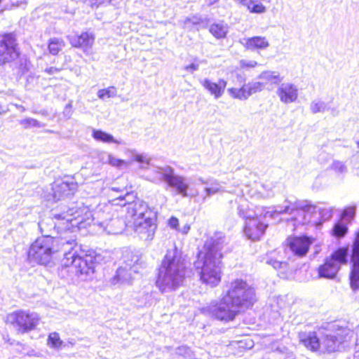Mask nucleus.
<instances>
[{"label": "nucleus", "instance_id": "31", "mask_svg": "<svg viewBox=\"0 0 359 359\" xmlns=\"http://www.w3.org/2000/svg\"><path fill=\"white\" fill-rule=\"evenodd\" d=\"M269 42L264 37L254 36L247 40L246 47L248 49L254 50L256 48L264 49L269 46Z\"/></svg>", "mask_w": 359, "mask_h": 359}, {"label": "nucleus", "instance_id": "42", "mask_svg": "<svg viewBox=\"0 0 359 359\" xmlns=\"http://www.w3.org/2000/svg\"><path fill=\"white\" fill-rule=\"evenodd\" d=\"M176 353L182 356L184 359H194L195 355L194 352L187 346H181L177 348Z\"/></svg>", "mask_w": 359, "mask_h": 359}, {"label": "nucleus", "instance_id": "56", "mask_svg": "<svg viewBox=\"0 0 359 359\" xmlns=\"http://www.w3.org/2000/svg\"><path fill=\"white\" fill-rule=\"evenodd\" d=\"M190 230V226L189 224H185L182 228V229L180 230V231L183 233V234H187L189 231Z\"/></svg>", "mask_w": 359, "mask_h": 359}, {"label": "nucleus", "instance_id": "14", "mask_svg": "<svg viewBox=\"0 0 359 359\" xmlns=\"http://www.w3.org/2000/svg\"><path fill=\"white\" fill-rule=\"evenodd\" d=\"M351 263L350 285L353 290H359V231L352 245Z\"/></svg>", "mask_w": 359, "mask_h": 359}, {"label": "nucleus", "instance_id": "24", "mask_svg": "<svg viewBox=\"0 0 359 359\" xmlns=\"http://www.w3.org/2000/svg\"><path fill=\"white\" fill-rule=\"evenodd\" d=\"M134 273H135L128 268L121 265L111 278V283L114 285L129 283Z\"/></svg>", "mask_w": 359, "mask_h": 359}, {"label": "nucleus", "instance_id": "46", "mask_svg": "<svg viewBox=\"0 0 359 359\" xmlns=\"http://www.w3.org/2000/svg\"><path fill=\"white\" fill-rule=\"evenodd\" d=\"M201 20L198 17L186 18L183 21V28L191 29L194 25L200 24Z\"/></svg>", "mask_w": 359, "mask_h": 359}, {"label": "nucleus", "instance_id": "12", "mask_svg": "<svg viewBox=\"0 0 359 359\" xmlns=\"http://www.w3.org/2000/svg\"><path fill=\"white\" fill-rule=\"evenodd\" d=\"M18 55L19 50L15 36L6 34L0 36V65L13 61Z\"/></svg>", "mask_w": 359, "mask_h": 359}, {"label": "nucleus", "instance_id": "13", "mask_svg": "<svg viewBox=\"0 0 359 359\" xmlns=\"http://www.w3.org/2000/svg\"><path fill=\"white\" fill-rule=\"evenodd\" d=\"M264 218L262 212H259L257 216L245 222L243 231L248 239L258 241L264 235L268 226V224L264 221Z\"/></svg>", "mask_w": 359, "mask_h": 359}, {"label": "nucleus", "instance_id": "38", "mask_svg": "<svg viewBox=\"0 0 359 359\" xmlns=\"http://www.w3.org/2000/svg\"><path fill=\"white\" fill-rule=\"evenodd\" d=\"M299 340L307 348L313 351H314V337L311 333L301 332L299 334Z\"/></svg>", "mask_w": 359, "mask_h": 359}, {"label": "nucleus", "instance_id": "32", "mask_svg": "<svg viewBox=\"0 0 359 359\" xmlns=\"http://www.w3.org/2000/svg\"><path fill=\"white\" fill-rule=\"evenodd\" d=\"M339 269V266H337L335 267L328 266L326 261L324 265H322L318 268L319 277L330 279L334 278Z\"/></svg>", "mask_w": 359, "mask_h": 359}, {"label": "nucleus", "instance_id": "33", "mask_svg": "<svg viewBox=\"0 0 359 359\" xmlns=\"http://www.w3.org/2000/svg\"><path fill=\"white\" fill-rule=\"evenodd\" d=\"M65 46V41L61 38L53 37L48 41V50L50 54L56 55Z\"/></svg>", "mask_w": 359, "mask_h": 359}, {"label": "nucleus", "instance_id": "4", "mask_svg": "<svg viewBox=\"0 0 359 359\" xmlns=\"http://www.w3.org/2000/svg\"><path fill=\"white\" fill-rule=\"evenodd\" d=\"M186 265L182 252L177 248L168 250L162 262L156 286L161 292L177 290L184 282Z\"/></svg>", "mask_w": 359, "mask_h": 359}, {"label": "nucleus", "instance_id": "49", "mask_svg": "<svg viewBox=\"0 0 359 359\" xmlns=\"http://www.w3.org/2000/svg\"><path fill=\"white\" fill-rule=\"evenodd\" d=\"M258 63L255 60H241L240 61V66L241 68H254Z\"/></svg>", "mask_w": 359, "mask_h": 359}, {"label": "nucleus", "instance_id": "41", "mask_svg": "<svg viewBox=\"0 0 359 359\" xmlns=\"http://www.w3.org/2000/svg\"><path fill=\"white\" fill-rule=\"evenodd\" d=\"M20 124L26 129L29 128H42L44 126L43 123L32 118H26L20 120Z\"/></svg>", "mask_w": 359, "mask_h": 359}, {"label": "nucleus", "instance_id": "5", "mask_svg": "<svg viewBox=\"0 0 359 359\" xmlns=\"http://www.w3.org/2000/svg\"><path fill=\"white\" fill-rule=\"evenodd\" d=\"M72 245H75L74 239L43 236L38 238L31 245L28 251V259L30 262L46 265L50 262L56 252L60 250L65 252L69 246L72 248Z\"/></svg>", "mask_w": 359, "mask_h": 359}, {"label": "nucleus", "instance_id": "2", "mask_svg": "<svg viewBox=\"0 0 359 359\" xmlns=\"http://www.w3.org/2000/svg\"><path fill=\"white\" fill-rule=\"evenodd\" d=\"M225 237L217 232L208 238L203 248L198 254L194 267L200 275L201 282L210 287L217 286L221 281L222 276V250Z\"/></svg>", "mask_w": 359, "mask_h": 359}, {"label": "nucleus", "instance_id": "58", "mask_svg": "<svg viewBox=\"0 0 359 359\" xmlns=\"http://www.w3.org/2000/svg\"><path fill=\"white\" fill-rule=\"evenodd\" d=\"M97 4H102L104 3H109L111 1V0H95Z\"/></svg>", "mask_w": 359, "mask_h": 359}, {"label": "nucleus", "instance_id": "28", "mask_svg": "<svg viewBox=\"0 0 359 359\" xmlns=\"http://www.w3.org/2000/svg\"><path fill=\"white\" fill-rule=\"evenodd\" d=\"M92 137L98 142H101L103 143H115L116 144H123V141L121 140L115 139L113 135L109 133H107L101 130L93 129L92 133Z\"/></svg>", "mask_w": 359, "mask_h": 359}, {"label": "nucleus", "instance_id": "55", "mask_svg": "<svg viewBox=\"0 0 359 359\" xmlns=\"http://www.w3.org/2000/svg\"><path fill=\"white\" fill-rule=\"evenodd\" d=\"M24 354L27 355L29 356L37 355V353L34 349H29L27 351L25 352Z\"/></svg>", "mask_w": 359, "mask_h": 359}, {"label": "nucleus", "instance_id": "61", "mask_svg": "<svg viewBox=\"0 0 359 359\" xmlns=\"http://www.w3.org/2000/svg\"><path fill=\"white\" fill-rule=\"evenodd\" d=\"M144 297H145V299H147V298L149 297V295L148 294H147L144 295Z\"/></svg>", "mask_w": 359, "mask_h": 359}, {"label": "nucleus", "instance_id": "23", "mask_svg": "<svg viewBox=\"0 0 359 359\" xmlns=\"http://www.w3.org/2000/svg\"><path fill=\"white\" fill-rule=\"evenodd\" d=\"M198 181L205 185L202 195L203 201H205L208 197H210L217 193L222 191V187L220 182L215 179H208L205 180L202 177H199Z\"/></svg>", "mask_w": 359, "mask_h": 359}, {"label": "nucleus", "instance_id": "35", "mask_svg": "<svg viewBox=\"0 0 359 359\" xmlns=\"http://www.w3.org/2000/svg\"><path fill=\"white\" fill-rule=\"evenodd\" d=\"M330 169L339 177H343L348 172L345 163L339 160H334L330 165Z\"/></svg>", "mask_w": 359, "mask_h": 359}, {"label": "nucleus", "instance_id": "47", "mask_svg": "<svg viewBox=\"0 0 359 359\" xmlns=\"http://www.w3.org/2000/svg\"><path fill=\"white\" fill-rule=\"evenodd\" d=\"M276 353L280 354L281 355L280 359H293L294 358L292 352L289 351L288 349L285 346L282 348H278L276 349Z\"/></svg>", "mask_w": 359, "mask_h": 359}, {"label": "nucleus", "instance_id": "44", "mask_svg": "<svg viewBox=\"0 0 359 359\" xmlns=\"http://www.w3.org/2000/svg\"><path fill=\"white\" fill-rule=\"evenodd\" d=\"M104 163H107L112 166L121 168L123 165L128 166V163L123 160L118 159L113 156L111 154H107V158L104 160Z\"/></svg>", "mask_w": 359, "mask_h": 359}, {"label": "nucleus", "instance_id": "6", "mask_svg": "<svg viewBox=\"0 0 359 359\" xmlns=\"http://www.w3.org/2000/svg\"><path fill=\"white\" fill-rule=\"evenodd\" d=\"M75 245H72V248L68 247V250L65 252L62 259V265L69 268V271L74 273L81 280H85L88 276L94 273L95 267L97 263V258L92 255H85L81 256L77 254L74 250Z\"/></svg>", "mask_w": 359, "mask_h": 359}, {"label": "nucleus", "instance_id": "52", "mask_svg": "<svg viewBox=\"0 0 359 359\" xmlns=\"http://www.w3.org/2000/svg\"><path fill=\"white\" fill-rule=\"evenodd\" d=\"M168 224L172 229H177L179 225L178 219L175 217H172L168 221Z\"/></svg>", "mask_w": 359, "mask_h": 359}, {"label": "nucleus", "instance_id": "8", "mask_svg": "<svg viewBox=\"0 0 359 359\" xmlns=\"http://www.w3.org/2000/svg\"><path fill=\"white\" fill-rule=\"evenodd\" d=\"M226 296L229 297L239 309L249 308L257 301L255 288L241 278L231 282Z\"/></svg>", "mask_w": 359, "mask_h": 359}, {"label": "nucleus", "instance_id": "16", "mask_svg": "<svg viewBox=\"0 0 359 359\" xmlns=\"http://www.w3.org/2000/svg\"><path fill=\"white\" fill-rule=\"evenodd\" d=\"M287 248L295 255L299 257L304 256L311 244V241L306 236L290 237L287 239Z\"/></svg>", "mask_w": 359, "mask_h": 359}, {"label": "nucleus", "instance_id": "25", "mask_svg": "<svg viewBox=\"0 0 359 359\" xmlns=\"http://www.w3.org/2000/svg\"><path fill=\"white\" fill-rule=\"evenodd\" d=\"M299 207L300 206H298L297 204H294V203H292L290 201H285V204L283 206H275L272 208L271 210L266 211L264 214V217H270L273 218L276 215L283 213L292 215L294 212V209Z\"/></svg>", "mask_w": 359, "mask_h": 359}, {"label": "nucleus", "instance_id": "18", "mask_svg": "<svg viewBox=\"0 0 359 359\" xmlns=\"http://www.w3.org/2000/svg\"><path fill=\"white\" fill-rule=\"evenodd\" d=\"M200 83L215 99H219L223 95L227 85V82L223 79H219L217 83L203 79L200 80Z\"/></svg>", "mask_w": 359, "mask_h": 359}, {"label": "nucleus", "instance_id": "26", "mask_svg": "<svg viewBox=\"0 0 359 359\" xmlns=\"http://www.w3.org/2000/svg\"><path fill=\"white\" fill-rule=\"evenodd\" d=\"M209 32L217 39H224L229 32V25L224 21L215 22L210 25Z\"/></svg>", "mask_w": 359, "mask_h": 359}, {"label": "nucleus", "instance_id": "9", "mask_svg": "<svg viewBox=\"0 0 359 359\" xmlns=\"http://www.w3.org/2000/svg\"><path fill=\"white\" fill-rule=\"evenodd\" d=\"M155 172L158 175V179L163 181L173 188L177 194L183 197L196 196L197 191L191 189L189 191L190 180L183 175L175 174L174 169L170 166L156 168Z\"/></svg>", "mask_w": 359, "mask_h": 359}, {"label": "nucleus", "instance_id": "15", "mask_svg": "<svg viewBox=\"0 0 359 359\" xmlns=\"http://www.w3.org/2000/svg\"><path fill=\"white\" fill-rule=\"evenodd\" d=\"M77 183L72 180H57L52 186V198L59 201L74 194L77 189Z\"/></svg>", "mask_w": 359, "mask_h": 359}, {"label": "nucleus", "instance_id": "39", "mask_svg": "<svg viewBox=\"0 0 359 359\" xmlns=\"http://www.w3.org/2000/svg\"><path fill=\"white\" fill-rule=\"evenodd\" d=\"M355 215V207L351 206L346 208L342 213L339 220H343L348 224L351 222Z\"/></svg>", "mask_w": 359, "mask_h": 359}, {"label": "nucleus", "instance_id": "50", "mask_svg": "<svg viewBox=\"0 0 359 359\" xmlns=\"http://www.w3.org/2000/svg\"><path fill=\"white\" fill-rule=\"evenodd\" d=\"M356 344H355V351L354 353V359H359V325L356 329Z\"/></svg>", "mask_w": 359, "mask_h": 359}, {"label": "nucleus", "instance_id": "48", "mask_svg": "<svg viewBox=\"0 0 359 359\" xmlns=\"http://www.w3.org/2000/svg\"><path fill=\"white\" fill-rule=\"evenodd\" d=\"M266 262L276 269L285 268L287 266L286 262H282L273 259H270Z\"/></svg>", "mask_w": 359, "mask_h": 359}, {"label": "nucleus", "instance_id": "11", "mask_svg": "<svg viewBox=\"0 0 359 359\" xmlns=\"http://www.w3.org/2000/svg\"><path fill=\"white\" fill-rule=\"evenodd\" d=\"M201 311L203 313L219 320L229 322L235 318L240 309L233 304L229 297L224 295L219 303L212 302L209 306L203 308Z\"/></svg>", "mask_w": 359, "mask_h": 359}, {"label": "nucleus", "instance_id": "62", "mask_svg": "<svg viewBox=\"0 0 359 359\" xmlns=\"http://www.w3.org/2000/svg\"><path fill=\"white\" fill-rule=\"evenodd\" d=\"M39 225L40 228H41L42 223H39Z\"/></svg>", "mask_w": 359, "mask_h": 359}, {"label": "nucleus", "instance_id": "53", "mask_svg": "<svg viewBox=\"0 0 359 359\" xmlns=\"http://www.w3.org/2000/svg\"><path fill=\"white\" fill-rule=\"evenodd\" d=\"M327 108V105L323 102H319L316 104V111H324Z\"/></svg>", "mask_w": 359, "mask_h": 359}, {"label": "nucleus", "instance_id": "1", "mask_svg": "<svg viewBox=\"0 0 359 359\" xmlns=\"http://www.w3.org/2000/svg\"><path fill=\"white\" fill-rule=\"evenodd\" d=\"M111 208V205H107L103 212L97 210L92 214L87 207H72L66 212L55 214L54 217L65 219L71 222L72 226H78L79 228H85L93 223L102 227L108 234H118L122 233L126 226H129L130 218L123 220L118 217H111L109 216Z\"/></svg>", "mask_w": 359, "mask_h": 359}, {"label": "nucleus", "instance_id": "43", "mask_svg": "<svg viewBox=\"0 0 359 359\" xmlns=\"http://www.w3.org/2000/svg\"><path fill=\"white\" fill-rule=\"evenodd\" d=\"M116 89L114 86H110L105 89H101L97 92V96L100 99L114 97L116 95Z\"/></svg>", "mask_w": 359, "mask_h": 359}, {"label": "nucleus", "instance_id": "10", "mask_svg": "<svg viewBox=\"0 0 359 359\" xmlns=\"http://www.w3.org/2000/svg\"><path fill=\"white\" fill-rule=\"evenodd\" d=\"M39 315L30 310H18L6 316V322L20 333H26L36 328L40 322Z\"/></svg>", "mask_w": 359, "mask_h": 359}, {"label": "nucleus", "instance_id": "30", "mask_svg": "<svg viewBox=\"0 0 359 359\" xmlns=\"http://www.w3.org/2000/svg\"><path fill=\"white\" fill-rule=\"evenodd\" d=\"M348 224L343 220H338L331 229V235L336 238H344L348 233Z\"/></svg>", "mask_w": 359, "mask_h": 359}, {"label": "nucleus", "instance_id": "3", "mask_svg": "<svg viewBox=\"0 0 359 359\" xmlns=\"http://www.w3.org/2000/svg\"><path fill=\"white\" fill-rule=\"evenodd\" d=\"M135 198L133 192H127L123 196L120 195L116 200L124 201L118 204L126 207V218H130L129 226L133 229L137 236L141 240L151 241L156 229V212L142 200L133 201Z\"/></svg>", "mask_w": 359, "mask_h": 359}, {"label": "nucleus", "instance_id": "54", "mask_svg": "<svg viewBox=\"0 0 359 359\" xmlns=\"http://www.w3.org/2000/svg\"><path fill=\"white\" fill-rule=\"evenodd\" d=\"M237 82L240 84H245L246 81L245 76L240 73H236V74Z\"/></svg>", "mask_w": 359, "mask_h": 359}, {"label": "nucleus", "instance_id": "57", "mask_svg": "<svg viewBox=\"0 0 359 359\" xmlns=\"http://www.w3.org/2000/svg\"><path fill=\"white\" fill-rule=\"evenodd\" d=\"M46 72H47L48 74H54L55 72H57L58 69L55 67H50L48 69H46Z\"/></svg>", "mask_w": 359, "mask_h": 359}, {"label": "nucleus", "instance_id": "36", "mask_svg": "<svg viewBox=\"0 0 359 359\" xmlns=\"http://www.w3.org/2000/svg\"><path fill=\"white\" fill-rule=\"evenodd\" d=\"M260 79H264L271 83L277 84L281 81L280 75L276 72L266 71L261 73L258 77Z\"/></svg>", "mask_w": 359, "mask_h": 359}, {"label": "nucleus", "instance_id": "45", "mask_svg": "<svg viewBox=\"0 0 359 359\" xmlns=\"http://www.w3.org/2000/svg\"><path fill=\"white\" fill-rule=\"evenodd\" d=\"M134 161L142 164L140 168H146V165L150 163L151 158L147 154H136L133 156Z\"/></svg>", "mask_w": 359, "mask_h": 359}, {"label": "nucleus", "instance_id": "51", "mask_svg": "<svg viewBox=\"0 0 359 359\" xmlns=\"http://www.w3.org/2000/svg\"><path fill=\"white\" fill-rule=\"evenodd\" d=\"M199 68V65L198 64H196V63H192L189 65H187L184 67V69L186 70V71H188L191 73H193L195 71H197Z\"/></svg>", "mask_w": 359, "mask_h": 359}, {"label": "nucleus", "instance_id": "19", "mask_svg": "<svg viewBox=\"0 0 359 359\" xmlns=\"http://www.w3.org/2000/svg\"><path fill=\"white\" fill-rule=\"evenodd\" d=\"M68 39L72 46L81 48L85 52L92 48L95 41L93 34L88 32H83L80 35L69 36Z\"/></svg>", "mask_w": 359, "mask_h": 359}, {"label": "nucleus", "instance_id": "29", "mask_svg": "<svg viewBox=\"0 0 359 359\" xmlns=\"http://www.w3.org/2000/svg\"><path fill=\"white\" fill-rule=\"evenodd\" d=\"M237 210L238 215L245 219V222L257 216V214L261 212L259 208H257L256 210L250 209L248 203L245 200L241 201Z\"/></svg>", "mask_w": 359, "mask_h": 359}, {"label": "nucleus", "instance_id": "22", "mask_svg": "<svg viewBox=\"0 0 359 359\" xmlns=\"http://www.w3.org/2000/svg\"><path fill=\"white\" fill-rule=\"evenodd\" d=\"M348 247L339 248L332 252L329 259H327V264L332 267L337 266L340 267L341 264H346L348 262Z\"/></svg>", "mask_w": 359, "mask_h": 359}, {"label": "nucleus", "instance_id": "63", "mask_svg": "<svg viewBox=\"0 0 359 359\" xmlns=\"http://www.w3.org/2000/svg\"><path fill=\"white\" fill-rule=\"evenodd\" d=\"M358 147L359 148V141L357 142Z\"/></svg>", "mask_w": 359, "mask_h": 359}, {"label": "nucleus", "instance_id": "59", "mask_svg": "<svg viewBox=\"0 0 359 359\" xmlns=\"http://www.w3.org/2000/svg\"><path fill=\"white\" fill-rule=\"evenodd\" d=\"M111 191H116V192H121L122 191L120 188L115 187H111Z\"/></svg>", "mask_w": 359, "mask_h": 359}, {"label": "nucleus", "instance_id": "34", "mask_svg": "<svg viewBox=\"0 0 359 359\" xmlns=\"http://www.w3.org/2000/svg\"><path fill=\"white\" fill-rule=\"evenodd\" d=\"M228 93L231 97L240 100H246L250 97L245 84H243L240 88H229Z\"/></svg>", "mask_w": 359, "mask_h": 359}, {"label": "nucleus", "instance_id": "17", "mask_svg": "<svg viewBox=\"0 0 359 359\" xmlns=\"http://www.w3.org/2000/svg\"><path fill=\"white\" fill-rule=\"evenodd\" d=\"M294 204L300 206L295 208L293 213L294 215V220L297 224L304 225L309 223L312 218V212H311V209H312L311 205L308 204L306 201H297Z\"/></svg>", "mask_w": 359, "mask_h": 359}, {"label": "nucleus", "instance_id": "40", "mask_svg": "<svg viewBox=\"0 0 359 359\" xmlns=\"http://www.w3.org/2000/svg\"><path fill=\"white\" fill-rule=\"evenodd\" d=\"M245 86L247 88L249 95L251 96L252 94L261 92L264 88V84L262 82L255 81L245 84Z\"/></svg>", "mask_w": 359, "mask_h": 359}, {"label": "nucleus", "instance_id": "7", "mask_svg": "<svg viewBox=\"0 0 359 359\" xmlns=\"http://www.w3.org/2000/svg\"><path fill=\"white\" fill-rule=\"evenodd\" d=\"M323 329L326 333L318 330L319 336L316 334V351L319 350L321 352H334L338 350L339 345L346 341L348 334V330L340 327L334 323H327Z\"/></svg>", "mask_w": 359, "mask_h": 359}, {"label": "nucleus", "instance_id": "37", "mask_svg": "<svg viewBox=\"0 0 359 359\" xmlns=\"http://www.w3.org/2000/svg\"><path fill=\"white\" fill-rule=\"evenodd\" d=\"M47 344L50 348L59 350L62 348L63 342L57 332H53L48 336Z\"/></svg>", "mask_w": 359, "mask_h": 359}, {"label": "nucleus", "instance_id": "21", "mask_svg": "<svg viewBox=\"0 0 359 359\" xmlns=\"http://www.w3.org/2000/svg\"><path fill=\"white\" fill-rule=\"evenodd\" d=\"M141 257V254L139 252L126 249L123 252V262L121 265L135 273H137L139 266L142 265Z\"/></svg>", "mask_w": 359, "mask_h": 359}, {"label": "nucleus", "instance_id": "60", "mask_svg": "<svg viewBox=\"0 0 359 359\" xmlns=\"http://www.w3.org/2000/svg\"><path fill=\"white\" fill-rule=\"evenodd\" d=\"M6 110L0 104V114L6 113Z\"/></svg>", "mask_w": 359, "mask_h": 359}, {"label": "nucleus", "instance_id": "20", "mask_svg": "<svg viewBox=\"0 0 359 359\" xmlns=\"http://www.w3.org/2000/svg\"><path fill=\"white\" fill-rule=\"evenodd\" d=\"M277 94L281 102L284 103H291L294 102L298 96L297 87L291 83H282L277 90Z\"/></svg>", "mask_w": 359, "mask_h": 359}, {"label": "nucleus", "instance_id": "27", "mask_svg": "<svg viewBox=\"0 0 359 359\" xmlns=\"http://www.w3.org/2000/svg\"><path fill=\"white\" fill-rule=\"evenodd\" d=\"M316 212L319 215V218L318 222L316 221V227L332 217L333 209L327 204L318 203V205L316 204Z\"/></svg>", "mask_w": 359, "mask_h": 359}]
</instances>
